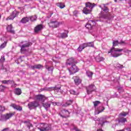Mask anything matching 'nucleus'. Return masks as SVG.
Listing matches in <instances>:
<instances>
[{
  "mask_svg": "<svg viewBox=\"0 0 131 131\" xmlns=\"http://www.w3.org/2000/svg\"><path fill=\"white\" fill-rule=\"evenodd\" d=\"M9 129V128H5L4 129H3L2 131H8Z\"/></svg>",
  "mask_w": 131,
  "mask_h": 131,
  "instance_id": "4d7b16f0",
  "label": "nucleus"
},
{
  "mask_svg": "<svg viewBox=\"0 0 131 131\" xmlns=\"http://www.w3.org/2000/svg\"><path fill=\"white\" fill-rule=\"evenodd\" d=\"M93 74H94V73H93V72H91L90 71H87L86 72V76L89 77V78H93Z\"/></svg>",
  "mask_w": 131,
  "mask_h": 131,
  "instance_id": "cd10ccee",
  "label": "nucleus"
},
{
  "mask_svg": "<svg viewBox=\"0 0 131 131\" xmlns=\"http://www.w3.org/2000/svg\"><path fill=\"white\" fill-rule=\"evenodd\" d=\"M95 121H99V124H101V126H103L104 125V123H105L106 122L103 121V118H98L97 120H95Z\"/></svg>",
  "mask_w": 131,
  "mask_h": 131,
  "instance_id": "bb28decb",
  "label": "nucleus"
},
{
  "mask_svg": "<svg viewBox=\"0 0 131 131\" xmlns=\"http://www.w3.org/2000/svg\"><path fill=\"white\" fill-rule=\"evenodd\" d=\"M5 56H2L1 58L0 59L1 62H5Z\"/></svg>",
  "mask_w": 131,
  "mask_h": 131,
  "instance_id": "603ef678",
  "label": "nucleus"
},
{
  "mask_svg": "<svg viewBox=\"0 0 131 131\" xmlns=\"http://www.w3.org/2000/svg\"><path fill=\"white\" fill-rule=\"evenodd\" d=\"M78 13V11H77V10H75L73 12V14L74 16H76V17L77 16V14Z\"/></svg>",
  "mask_w": 131,
  "mask_h": 131,
  "instance_id": "864d4df0",
  "label": "nucleus"
},
{
  "mask_svg": "<svg viewBox=\"0 0 131 131\" xmlns=\"http://www.w3.org/2000/svg\"><path fill=\"white\" fill-rule=\"evenodd\" d=\"M1 82H2V83H3V84H9V83H8V80H2V81H1Z\"/></svg>",
  "mask_w": 131,
  "mask_h": 131,
  "instance_id": "09e8293b",
  "label": "nucleus"
},
{
  "mask_svg": "<svg viewBox=\"0 0 131 131\" xmlns=\"http://www.w3.org/2000/svg\"><path fill=\"white\" fill-rule=\"evenodd\" d=\"M62 113L64 115H62L61 113L59 114V115L61 117H62V118H67V117H68V115H69V112L66 110H63L62 111Z\"/></svg>",
  "mask_w": 131,
  "mask_h": 131,
  "instance_id": "f3484780",
  "label": "nucleus"
},
{
  "mask_svg": "<svg viewBox=\"0 0 131 131\" xmlns=\"http://www.w3.org/2000/svg\"><path fill=\"white\" fill-rule=\"evenodd\" d=\"M116 67L117 68H119V69H122V68H123V66L119 63H117Z\"/></svg>",
  "mask_w": 131,
  "mask_h": 131,
  "instance_id": "c03bdc74",
  "label": "nucleus"
},
{
  "mask_svg": "<svg viewBox=\"0 0 131 131\" xmlns=\"http://www.w3.org/2000/svg\"><path fill=\"white\" fill-rule=\"evenodd\" d=\"M124 131H131V129L130 128H124Z\"/></svg>",
  "mask_w": 131,
  "mask_h": 131,
  "instance_id": "5fc2aeb1",
  "label": "nucleus"
},
{
  "mask_svg": "<svg viewBox=\"0 0 131 131\" xmlns=\"http://www.w3.org/2000/svg\"><path fill=\"white\" fill-rule=\"evenodd\" d=\"M29 68L30 69H32L33 70H34V69H35V64H34V66L30 65L29 66Z\"/></svg>",
  "mask_w": 131,
  "mask_h": 131,
  "instance_id": "de8ad7c7",
  "label": "nucleus"
},
{
  "mask_svg": "<svg viewBox=\"0 0 131 131\" xmlns=\"http://www.w3.org/2000/svg\"><path fill=\"white\" fill-rule=\"evenodd\" d=\"M85 48H88V44L86 43H84L79 46L77 49V50L78 52H81L82 50H84V49H85Z\"/></svg>",
  "mask_w": 131,
  "mask_h": 131,
  "instance_id": "a211bd4d",
  "label": "nucleus"
},
{
  "mask_svg": "<svg viewBox=\"0 0 131 131\" xmlns=\"http://www.w3.org/2000/svg\"><path fill=\"white\" fill-rule=\"evenodd\" d=\"M19 12L15 10L12 12L10 15L7 18V20H14L16 17H18Z\"/></svg>",
  "mask_w": 131,
  "mask_h": 131,
  "instance_id": "9d476101",
  "label": "nucleus"
},
{
  "mask_svg": "<svg viewBox=\"0 0 131 131\" xmlns=\"http://www.w3.org/2000/svg\"><path fill=\"white\" fill-rule=\"evenodd\" d=\"M87 43V47H94V42H88Z\"/></svg>",
  "mask_w": 131,
  "mask_h": 131,
  "instance_id": "a18cd8bd",
  "label": "nucleus"
},
{
  "mask_svg": "<svg viewBox=\"0 0 131 131\" xmlns=\"http://www.w3.org/2000/svg\"><path fill=\"white\" fill-rule=\"evenodd\" d=\"M45 67H46V69L48 70V71H49L50 73H53V69H54V68H53L52 67H49V66L46 65Z\"/></svg>",
  "mask_w": 131,
  "mask_h": 131,
  "instance_id": "c756f323",
  "label": "nucleus"
},
{
  "mask_svg": "<svg viewBox=\"0 0 131 131\" xmlns=\"http://www.w3.org/2000/svg\"><path fill=\"white\" fill-rule=\"evenodd\" d=\"M99 8L101 9V11L100 12L102 18H106V14L109 12V9H108V7L106 6V5L103 4L102 7L101 5L99 6Z\"/></svg>",
  "mask_w": 131,
  "mask_h": 131,
  "instance_id": "7ed1b4c3",
  "label": "nucleus"
},
{
  "mask_svg": "<svg viewBox=\"0 0 131 131\" xmlns=\"http://www.w3.org/2000/svg\"><path fill=\"white\" fill-rule=\"evenodd\" d=\"M73 103V100H67L65 104L62 105V107H67L68 106H70Z\"/></svg>",
  "mask_w": 131,
  "mask_h": 131,
  "instance_id": "4be33fe9",
  "label": "nucleus"
},
{
  "mask_svg": "<svg viewBox=\"0 0 131 131\" xmlns=\"http://www.w3.org/2000/svg\"><path fill=\"white\" fill-rule=\"evenodd\" d=\"M7 30L8 32H10V33H12V34H15V31L13 29V27L12 26V25H9L7 27Z\"/></svg>",
  "mask_w": 131,
  "mask_h": 131,
  "instance_id": "aec40b11",
  "label": "nucleus"
},
{
  "mask_svg": "<svg viewBox=\"0 0 131 131\" xmlns=\"http://www.w3.org/2000/svg\"><path fill=\"white\" fill-rule=\"evenodd\" d=\"M6 86L3 85H0V92H4L6 90Z\"/></svg>",
  "mask_w": 131,
  "mask_h": 131,
  "instance_id": "79ce46f5",
  "label": "nucleus"
},
{
  "mask_svg": "<svg viewBox=\"0 0 131 131\" xmlns=\"http://www.w3.org/2000/svg\"><path fill=\"white\" fill-rule=\"evenodd\" d=\"M93 104L94 105V107H97V106H98V105H99V104H101V102L99 101H96L93 102Z\"/></svg>",
  "mask_w": 131,
  "mask_h": 131,
  "instance_id": "a19ab883",
  "label": "nucleus"
},
{
  "mask_svg": "<svg viewBox=\"0 0 131 131\" xmlns=\"http://www.w3.org/2000/svg\"><path fill=\"white\" fill-rule=\"evenodd\" d=\"M57 7H59V8L60 9H63L65 7V5H64V4H63L62 3H57Z\"/></svg>",
  "mask_w": 131,
  "mask_h": 131,
  "instance_id": "c9c22d12",
  "label": "nucleus"
},
{
  "mask_svg": "<svg viewBox=\"0 0 131 131\" xmlns=\"http://www.w3.org/2000/svg\"><path fill=\"white\" fill-rule=\"evenodd\" d=\"M69 31L68 30H64V32L62 33H59L58 35L60 38H66L68 37V33Z\"/></svg>",
  "mask_w": 131,
  "mask_h": 131,
  "instance_id": "4468645a",
  "label": "nucleus"
},
{
  "mask_svg": "<svg viewBox=\"0 0 131 131\" xmlns=\"http://www.w3.org/2000/svg\"><path fill=\"white\" fill-rule=\"evenodd\" d=\"M75 64V59L73 57L70 58L67 60V66H71Z\"/></svg>",
  "mask_w": 131,
  "mask_h": 131,
  "instance_id": "ddd939ff",
  "label": "nucleus"
},
{
  "mask_svg": "<svg viewBox=\"0 0 131 131\" xmlns=\"http://www.w3.org/2000/svg\"><path fill=\"white\" fill-rule=\"evenodd\" d=\"M115 3L117 2V0H115Z\"/></svg>",
  "mask_w": 131,
  "mask_h": 131,
  "instance_id": "0e129e2a",
  "label": "nucleus"
},
{
  "mask_svg": "<svg viewBox=\"0 0 131 131\" xmlns=\"http://www.w3.org/2000/svg\"><path fill=\"white\" fill-rule=\"evenodd\" d=\"M16 85H17V84L14 83L13 86H16Z\"/></svg>",
  "mask_w": 131,
  "mask_h": 131,
  "instance_id": "052dcab7",
  "label": "nucleus"
},
{
  "mask_svg": "<svg viewBox=\"0 0 131 131\" xmlns=\"http://www.w3.org/2000/svg\"><path fill=\"white\" fill-rule=\"evenodd\" d=\"M38 129H39L40 131H49L52 129V127L47 123H41L40 124V127H38Z\"/></svg>",
  "mask_w": 131,
  "mask_h": 131,
  "instance_id": "39448f33",
  "label": "nucleus"
},
{
  "mask_svg": "<svg viewBox=\"0 0 131 131\" xmlns=\"http://www.w3.org/2000/svg\"><path fill=\"white\" fill-rule=\"evenodd\" d=\"M123 51L122 49H118L113 47L110 51L108 52V54H111L112 57L114 58H117L119 56H121V52Z\"/></svg>",
  "mask_w": 131,
  "mask_h": 131,
  "instance_id": "f257e3e1",
  "label": "nucleus"
},
{
  "mask_svg": "<svg viewBox=\"0 0 131 131\" xmlns=\"http://www.w3.org/2000/svg\"><path fill=\"white\" fill-rule=\"evenodd\" d=\"M70 94H71V95H74L75 96H78V95H79V92H76L73 90H71L70 91Z\"/></svg>",
  "mask_w": 131,
  "mask_h": 131,
  "instance_id": "2f4dec72",
  "label": "nucleus"
},
{
  "mask_svg": "<svg viewBox=\"0 0 131 131\" xmlns=\"http://www.w3.org/2000/svg\"><path fill=\"white\" fill-rule=\"evenodd\" d=\"M11 106L12 108L15 109V110H17V111H22V107L20 105H17L15 103H12L11 104Z\"/></svg>",
  "mask_w": 131,
  "mask_h": 131,
  "instance_id": "6ab92c4d",
  "label": "nucleus"
},
{
  "mask_svg": "<svg viewBox=\"0 0 131 131\" xmlns=\"http://www.w3.org/2000/svg\"><path fill=\"white\" fill-rule=\"evenodd\" d=\"M29 18V20H30V21H31L32 22H33L34 21H36V19H37V17L36 16V15L32 16Z\"/></svg>",
  "mask_w": 131,
  "mask_h": 131,
  "instance_id": "473e14b6",
  "label": "nucleus"
},
{
  "mask_svg": "<svg viewBox=\"0 0 131 131\" xmlns=\"http://www.w3.org/2000/svg\"><path fill=\"white\" fill-rule=\"evenodd\" d=\"M64 125H69V123H66L64 124Z\"/></svg>",
  "mask_w": 131,
  "mask_h": 131,
  "instance_id": "13d9d810",
  "label": "nucleus"
},
{
  "mask_svg": "<svg viewBox=\"0 0 131 131\" xmlns=\"http://www.w3.org/2000/svg\"><path fill=\"white\" fill-rule=\"evenodd\" d=\"M129 7L131 8V4L130 3H129Z\"/></svg>",
  "mask_w": 131,
  "mask_h": 131,
  "instance_id": "e2e57ef3",
  "label": "nucleus"
},
{
  "mask_svg": "<svg viewBox=\"0 0 131 131\" xmlns=\"http://www.w3.org/2000/svg\"><path fill=\"white\" fill-rule=\"evenodd\" d=\"M51 102H48L45 103H42V106L46 110H48V108H50L51 107Z\"/></svg>",
  "mask_w": 131,
  "mask_h": 131,
  "instance_id": "5701e85b",
  "label": "nucleus"
},
{
  "mask_svg": "<svg viewBox=\"0 0 131 131\" xmlns=\"http://www.w3.org/2000/svg\"><path fill=\"white\" fill-rule=\"evenodd\" d=\"M24 123L26 124V126H27L29 129H30L31 127H33V125H32V124H31L29 121H25Z\"/></svg>",
  "mask_w": 131,
  "mask_h": 131,
  "instance_id": "b1692460",
  "label": "nucleus"
},
{
  "mask_svg": "<svg viewBox=\"0 0 131 131\" xmlns=\"http://www.w3.org/2000/svg\"><path fill=\"white\" fill-rule=\"evenodd\" d=\"M121 115L122 116H126V114L124 112V113H121Z\"/></svg>",
  "mask_w": 131,
  "mask_h": 131,
  "instance_id": "6e6d98bb",
  "label": "nucleus"
},
{
  "mask_svg": "<svg viewBox=\"0 0 131 131\" xmlns=\"http://www.w3.org/2000/svg\"><path fill=\"white\" fill-rule=\"evenodd\" d=\"M85 27H86V28H87V29H88L89 30H92V29H93L92 26L91 25V24H90V23H89V21H88V23L86 24Z\"/></svg>",
  "mask_w": 131,
  "mask_h": 131,
  "instance_id": "f704fd0d",
  "label": "nucleus"
},
{
  "mask_svg": "<svg viewBox=\"0 0 131 131\" xmlns=\"http://www.w3.org/2000/svg\"><path fill=\"white\" fill-rule=\"evenodd\" d=\"M119 43H120V45H121L122 46H126V45H127V43L126 42V41H123L122 40H121L119 42Z\"/></svg>",
  "mask_w": 131,
  "mask_h": 131,
  "instance_id": "ea45409f",
  "label": "nucleus"
},
{
  "mask_svg": "<svg viewBox=\"0 0 131 131\" xmlns=\"http://www.w3.org/2000/svg\"><path fill=\"white\" fill-rule=\"evenodd\" d=\"M15 115V113H7L4 115H1L0 118V121H2L3 122L7 121V120H9L11 117H13Z\"/></svg>",
  "mask_w": 131,
  "mask_h": 131,
  "instance_id": "20e7f679",
  "label": "nucleus"
},
{
  "mask_svg": "<svg viewBox=\"0 0 131 131\" xmlns=\"http://www.w3.org/2000/svg\"><path fill=\"white\" fill-rule=\"evenodd\" d=\"M96 6L95 3L92 4L90 2L85 3V7H84L82 10V12L85 15H88L89 14H91V12H92V10H93V8Z\"/></svg>",
  "mask_w": 131,
  "mask_h": 131,
  "instance_id": "f03ea898",
  "label": "nucleus"
},
{
  "mask_svg": "<svg viewBox=\"0 0 131 131\" xmlns=\"http://www.w3.org/2000/svg\"><path fill=\"white\" fill-rule=\"evenodd\" d=\"M8 84H12L13 83H15V81L13 80H8Z\"/></svg>",
  "mask_w": 131,
  "mask_h": 131,
  "instance_id": "8fccbe9b",
  "label": "nucleus"
},
{
  "mask_svg": "<svg viewBox=\"0 0 131 131\" xmlns=\"http://www.w3.org/2000/svg\"><path fill=\"white\" fill-rule=\"evenodd\" d=\"M113 48H114V47H116V46H118V45H120L119 41L118 40H114L113 42Z\"/></svg>",
  "mask_w": 131,
  "mask_h": 131,
  "instance_id": "e433bc0d",
  "label": "nucleus"
},
{
  "mask_svg": "<svg viewBox=\"0 0 131 131\" xmlns=\"http://www.w3.org/2000/svg\"><path fill=\"white\" fill-rule=\"evenodd\" d=\"M48 25L50 27H52L53 28H57V27H59V25H60V23L57 21H51L50 23H48Z\"/></svg>",
  "mask_w": 131,
  "mask_h": 131,
  "instance_id": "f8f14e48",
  "label": "nucleus"
},
{
  "mask_svg": "<svg viewBox=\"0 0 131 131\" xmlns=\"http://www.w3.org/2000/svg\"><path fill=\"white\" fill-rule=\"evenodd\" d=\"M5 108L4 106H0V114L5 111Z\"/></svg>",
  "mask_w": 131,
  "mask_h": 131,
  "instance_id": "49530a36",
  "label": "nucleus"
},
{
  "mask_svg": "<svg viewBox=\"0 0 131 131\" xmlns=\"http://www.w3.org/2000/svg\"><path fill=\"white\" fill-rule=\"evenodd\" d=\"M27 22H29V17H24L20 20V23H23L24 24L27 23Z\"/></svg>",
  "mask_w": 131,
  "mask_h": 131,
  "instance_id": "393cba45",
  "label": "nucleus"
},
{
  "mask_svg": "<svg viewBox=\"0 0 131 131\" xmlns=\"http://www.w3.org/2000/svg\"><path fill=\"white\" fill-rule=\"evenodd\" d=\"M61 90V87H45L41 89V91H48L51 92L52 91H57V92H59Z\"/></svg>",
  "mask_w": 131,
  "mask_h": 131,
  "instance_id": "1a4fd4ad",
  "label": "nucleus"
},
{
  "mask_svg": "<svg viewBox=\"0 0 131 131\" xmlns=\"http://www.w3.org/2000/svg\"><path fill=\"white\" fill-rule=\"evenodd\" d=\"M35 69H41L43 68V66L41 64H35Z\"/></svg>",
  "mask_w": 131,
  "mask_h": 131,
  "instance_id": "58836bf2",
  "label": "nucleus"
},
{
  "mask_svg": "<svg viewBox=\"0 0 131 131\" xmlns=\"http://www.w3.org/2000/svg\"><path fill=\"white\" fill-rule=\"evenodd\" d=\"M43 29V26L41 24L38 25L35 27L34 28V32L35 33H37L39 32L40 30Z\"/></svg>",
  "mask_w": 131,
  "mask_h": 131,
  "instance_id": "dca6fc26",
  "label": "nucleus"
},
{
  "mask_svg": "<svg viewBox=\"0 0 131 131\" xmlns=\"http://www.w3.org/2000/svg\"><path fill=\"white\" fill-rule=\"evenodd\" d=\"M32 43H31V42H28V41H26L24 42L23 45L20 46L21 49L20 51L22 52H25L26 51V49H25V48H28L29 47H30Z\"/></svg>",
  "mask_w": 131,
  "mask_h": 131,
  "instance_id": "9b49d317",
  "label": "nucleus"
},
{
  "mask_svg": "<svg viewBox=\"0 0 131 131\" xmlns=\"http://www.w3.org/2000/svg\"><path fill=\"white\" fill-rule=\"evenodd\" d=\"M36 99L37 100H38V101H40L41 102H45V100H46L45 96L41 94L37 95L36 97Z\"/></svg>",
  "mask_w": 131,
  "mask_h": 131,
  "instance_id": "412c9836",
  "label": "nucleus"
},
{
  "mask_svg": "<svg viewBox=\"0 0 131 131\" xmlns=\"http://www.w3.org/2000/svg\"><path fill=\"white\" fill-rule=\"evenodd\" d=\"M117 125V124H115L114 125H113L112 127H115Z\"/></svg>",
  "mask_w": 131,
  "mask_h": 131,
  "instance_id": "bf43d9fd",
  "label": "nucleus"
},
{
  "mask_svg": "<svg viewBox=\"0 0 131 131\" xmlns=\"http://www.w3.org/2000/svg\"><path fill=\"white\" fill-rule=\"evenodd\" d=\"M7 46V41H5L3 43H2L0 46L1 49H4V48H5V47Z\"/></svg>",
  "mask_w": 131,
  "mask_h": 131,
  "instance_id": "37998d69",
  "label": "nucleus"
},
{
  "mask_svg": "<svg viewBox=\"0 0 131 131\" xmlns=\"http://www.w3.org/2000/svg\"><path fill=\"white\" fill-rule=\"evenodd\" d=\"M95 60L96 62H101V61H104V58L99 56H97L95 57Z\"/></svg>",
  "mask_w": 131,
  "mask_h": 131,
  "instance_id": "c85d7f7f",
  "label": "nucleus"
},
{
  "mask_svg": "<svg viewBox=\"0 0 131 131\" xmlns=\"http://www.w3.org/2000/svg\"><path fill=\"white\" fill-rule=\"evenodd\" d=\"M127 121H126V118H121L120 119L118 120V123H122L123 124H124V123Z\"/></svg>",
  "mask_w": 131,
  "mask_h": 131,
  "instance_id": "7c9ffc66",
  "label": "nucleus"
},
{
  "mask_svg": "<svg viewBox=\"0 0 131 131\" xmlns=\"http://www.w3.org/2000/svg\"><path fill=\"white\" fill-rule=\"evenodd\" d=\"M5 71H7V70H6V69H5Z\"/></svg>",
  "mask_w": 131,
  "mask_h": 131,
  "instance_id": "69168bd1",
  "label": "nucleus"
},
{
  "mask_svg": "<svg viewBox=\"0 0 131 131\" xmlns=\"http://www.w3.org/2000/svg\"><path fill=\"white\" fill-rule=\"evenodd\" d=\"M73 79L74 80L75 84L76 85H78L79 84H80V83H81V80H80L79 77L78 76H74L73 77Z\"/></svg>",
  "mask_w": 131,
  "mask_h": 131,
  "instance_id": "2eb2a0df",
  "label": "nucleus"
},
{
  "mask_svg": "<svg viewBox=\"0 0 131 131\" xmlns=\"http://www.w3.org/2000/svg\"><path fill=\"white\" fill-rule=\"evenodd\" d=\"M88 22L89 23V24L92 26V27L96 26V22L93 20H89Z\"/></svg>",
  "mask_w": 131,
  "mask_h": 131,
  "instance_id": "4c0bfd02",
  "label": "nucleus"
},
{
  "mask_svg": "<svg viewBox=\"0 0 131 131\" xmlns=\"http://www.w3.org/2000/svg\"><path fill=\"white\" fill-rule=\"evenodd\" d=\"M86 91L88 95H90L93 92L96 91V86L94 84L90 85L89 86L86 87Z\"/></svg>",
  "mask_w": 131,
  "mask_h": 131,
  "instance_id": "6e6552de",
  "label": "nucleus"
},
{
  "mask_svg": "<svg viewBox=\"0 0 131 131\" xmlns=\"http://www.w3.org/2000/svg\"><path fill=\"white\" fill-rule=\"evenodd\" d=\"M28 106L30 110H32L39 106V103L37 101H32L28 103Z\"/></svg>",
  "mask_w": 131,
  "mask_h": 131,
  "instance_id": "0eeeda50",
  "label": "nucleus"
},
{
  "mask_svg": "<svg viewBox=\"0 0 131 131\" xmlns=\"http://www.w3.org/2000/svg\"><path fill=\"white\" fill-rule=\"evenodd\" d=\"M68 70L70 74H74V73H76V72H78V71H79V69L75 64H72L70 67L68 66Z\"/></svg>",
  "mask_w": 131,
  "mask_h": 131,
  "instance_id": "423d86ee",
  "label": "nucleus"
},
{
  "mask_svg": "<svg viewBox=\"0 0 131 131\" xmlns=\"http://www.w3.org/2000/svg\"><path fill=\"white\" fill-rule=\"evenodd\" d=\"M117 131H124V129L121 130H118Z\"/></svg>",
  "mask_w": 131,
  "mask_h": 131,
  "instance_id": "680f3d73",
  "label": "nucleus"
},
{
  "mask_svg": "<svg viewBox=\"0 0 131 131\" xmlns=\"http://www.w3.org/2000/svg\"><path fill=\"white\" fill-rule=\"evenodd\" d=\"M118 92L120 94V93L123 92V89H122L121 87L119 88L118 89Z\"/></svg>",
  "mask_w": 131,
  "mask_h": 131,
  "instance_id": "3c124183",
  "label": "nucleus"
},
{
  "mask_svg": "<svg viewBox=\"0 0 131 131\" xmlns=\"http://www.w3.org/2000/svg\"><path fill=\"white\" fill-rule=\"evenodd\" d=\"M14 94L15 95H17L18 96L21 95L22 94V91H21V89L19 88H16L14 90Z\"/></svg>",
  "mask_w": 131,
  "mask_h": 131,
  "instance_id": "a878e982",
  "label": "nucleus"
},
{
  "mask_svg": "<svg viewBox=\"0 0 131 131\" xmlns=\"http://www.w3.org/2000/svg\"><path fill=\"white\" fill-rule=\"evenodd\" d=\"M104 110H105V107H103V106H100L98 108V113L97 114H100V113H101V112H103V111H104Z\"/></svg>",
  "mask_w": 131,
  "mask_h": 131,
  "instance_id": "72a5a7b5",
  "label": "nucleus"
}]
</instances>
